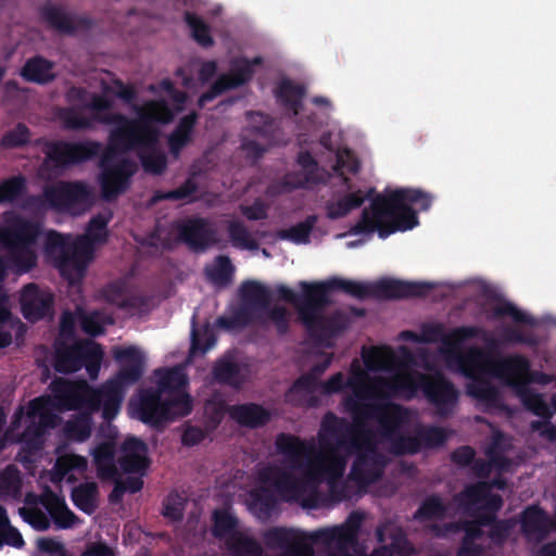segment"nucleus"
Returning <instances> with one entry per match:
<instances>
[{"instance_id": "obj_26", "label": "nucleus", "mask_w": 556, "mask_h": 556, "mask_svg": "<svg viewBox=\"0 0 556 556\" xmlns=\"http://www.w3.org/2000/svg\"><path fill=\"white\" fill-rule=\"evenodd\" d=\"M180 238L192 249L201 250L214 242L208 225L202 219L186 220L178 225Z\"/></svg>"}, {"instance_id": "obj_10", "label": "nucleus", "mask_w": 556, "mask_h": 556, "mask_svg": "<svg viewBox=\"0 0 556 556\" xmlns=\"http://www.w3.org/2000/svg\"><path fill=\"white\" fill-rule=\"evenodd\" d=\"M457 515L463 521L465 538L457 556H481L482 548L475 541L480 538V526L490 522L496 510L502 506L501 497L493 493L486 482L468 486L455 498Z\"/></svg>"}, {"instance_id": "obj_16", "label": "nucleus", "mask_w": 556, "mask_h": 556, "mask_svg": "<svg viewBox=\"0 0 556 556\" xmlns=\"http://www.w3.org/2000/svg\"><path fill=\"white\" fill-rule=\"evenodd\" d=\"M299 173L289 174L278 190L271 187L268 190L270 194L291 191L296 188L311 187L315 184L326 181V173L319 168L316 161L306 152H301L298 159Z\"/></svg>"}, {"instance_id": "obj_37", "label": "nucleus", "mask_w": 556, "mask_h": 556, "mask_svg": "<svg viewBox=\"0 0 556 556\" xmlns=\"http://www.w3.org/2000/svg\"><path fill=\"white\" fill-rule=\"evenodd\" d=\"M21 478L13 466L0 472V497L17 498L21 495Z\"/></svg>"}, {"instance_id": "obj_62", "label": "nucleus", "mask_w": 556, "mask_h": 556, "mask_svg": "<svg viewBox=\"0 0 556 556\" xmlns=\"http://www.w3.org/2000/svg\"><path fill=\"white\" fill-rule=\"evenodd\" d=\"M161 238V233L157 232L155 235H152L150 238H147V239H143L141 241V244L142 245H149V247H157L159 243H157V240Z\"/></svg>"}, {"instance_id": "obj_56", "label": "nucleus", "mask_w": 556, "mask_h": 556, "mask_svg": "<svg viewBox=\"0 0 556 556\" xmlns=\"http://www.w3.org/2000/svg\"><path fill=\"white\" fill-rule=\"evenodd\" d=\"M473 458V451L470 447H460L453 454V460L459 465H466Z\"/></svg>"}, {"instance_id": "obj_35", "label": "nucleus", "mask_w": 556, "mask_h": 556, "mask_svg": "<svg viewBox=\"0 0 556 556\" xmlns=\"http://www.w3.org/2000/svg\"><path fill=\"white\" fill-rule=\"evenodd\" d=\"M194 123V114H189L180 121L177 128L168 139L169 148L173 153H178V151L190 141L191 130Z\"/></svg>"}, {"instance_id": "obj_17", "label": "nucleus", "mask_w": 556, "mask_h": 556, "mask_svg": "<svg viewBox=\"0 0 556 556\" xmlns=\"http://www.w3.org/2000/svg\"><path fill=\"white\" fill-rule=\"evenodd\" d=\"M369 197L370 192L354 189L349 185L344 190L338 191L326 201L324 206L326 217L331 220L345 218L353 211L361 207Z\"/></svg>"}, {"instance_id": "obj_12", "label": "nucleus", "mask_w": 556, "mask_h": 556, "mask_svg": "<svg viewBox=\"0 0 556 556\" xmlns=\"http://www.w3.org/2000/svg\"><path fill=\"white\" fill-rule=\"evenodd\" d=\"M241 299L243 312L248 315L244 323L258 320L266 324L268 319L279 332L286 331L290 314L280 306L273 308L270 312L267 311L269 293L263 285L254 281L244 283L241 287Z\"/></svg>"}, {"instance_id": "obj_61", "label": "nucleus", "mask_w": 556, "mask_h": 556, "mask_svg": "<svg viewBox=\"0 0 556 556\" xmlns=\"http://www.w3.org/2000/svg\"><path fill=\"white\" fill-rule=\"evenodd\" d=\"M114 287H111L108 291H106V298L110 302H112L113 304L115 305H118V306H123L125 304V300H124V296L122 294H116V295H111L109 294L112 290H113Z\"/></svg>"}, {"instance_id": "obj_54", "label": "nucleus", "mask_w": 556, "mask_h": 556, "mask_svg": "<svg viewBox=\"0 0 556 556\" xmlns=\"http://www.w3.org/2000/svg\"><path fill=\"white\" fill-rule=\"evenodd\" d=\"M193 72L199 73V79L204 83L210 79L216 72V64L213 61L207 62H194L191 65Z\"/></svg>"}, {"instance_id": "obj_42", "label": "nucleus", "mask_w": 556, "mask_h": 556, "mask_svg": "<svg viewBox=\"0 0 556 556\" xmlns=\"http://www.w3.org/2000/svg\"><path fill=\"white\" fill-rule=\"evenodd\" d=\"M317 222V217L312 215L307 217L303 223L285 230L280 233L283 239H289L295 243H306L308 241L309 232Z\"/></svg>"}, {"instance_id": "obj_50", "label": "nucleus", "mask_w": 556, "mask_h": 556, "mask_svg": "<svg viewBox=\"0 0 556 556\" xmlns=\"http://www.w3.org/2000/svg\"><path fill=\"white\" fill-rule=\"evenodd\" d=\"M185 500L179 494H170L164 504L163 514L170 520H178L182 516Z\"/></svg>"}, {"instance_id": "obj_40", "label": "nucleus", "mask_w": 556, "mask_h": 556, "mask_svg": "<svg viewBox=\"0 0 556 556\" xmlns=\"http://www.w3.org/2000/svg\"><path fill=\"white\" fill-rule=\"evenodd\" d=\"M215 344V336L210 326H205L202 331L195 329L191 332L190 358L197 354H204Z\"/></svg>"}, {"instance_id": "obj_3", "label": "nucleus", "mask_w": 556, "mask_h": 556, "mask_svg": "<svg viewBox=\"0 0 556 556\" xmlns=\"http://www.w3.org/2000/svg\"><path fill=\"white\" fill-rule=\"evenodd\" d=\"M149 90L153 98L136 109L137 118L132 121L112 114L113 96L108 89L101 97L80 88H72L67 93L72 103L88 108L97 121L113 126L100 176L105 199L124 192L130 176L137 170V164L129 160L128 153L135 152L148 173L160 174L165 168V155L157 147L161 136L159 125L168 124L182 111L186 96L176 91L166 79L150 86Z\"/></svg>"}, {"instance_id": "obj_1", "label": "nucleus", "mask_w": 556, "mask_h": 556, "mask_svg": "<svg viewBox=\"0 0 556 556\" xmlns=\"http://www.w3.org/2000/svg\"><path fill=\"white\" fill-rule=\"evenodd\" d=\"M475 327H460L444 332L441 325L424 326L420 333L403 331L399 338L414 343L441 341L438 355H420L427 375H414L416 363L407 346L394 350L388 345L363 348V358L368 369L380 370L377 395L368 407L359 437L356 438L351 473L344 485L354 492L351 498L362 493L382 473L387 463L384 452L394 454L415 453L421 446L443 443L447 433L440 428L421 429L415 414L393 405L391 396L410 399L421 390L440 414L448 413L457 401V392L439 374L441 367L460 374L467 379V393L486 407L498 404L493 379L509 386L519 395L525 406L541 417L556 413V396L548 406L540 395L529 388V363L521 356L496 359L479 348H465V341L476 337Z\"/></svg>"}, {"instance_id": "obj_53", "label": "nucleus", "mask_w": 556, "mask_h": 556, "mask_svg": "<svg viewBox=\"0 0 556 556\" xmlns=\"http://www.w3.org/2000/svg\"><path fill=\"white\" fill-rule=\"evenodd\" d=\"M241 212L247 218L251 220L266 217V206L261 201H255L252 205H242Z\"/></svg>"}, {"instance_id": "obj_41", "label": "nucleus", "mask_w": 556, "mask_h": 556, "mask_svg": "<svg viewBox=\"0 0 556 556\" xmlns=\"http://www.w3.org/2000/svg\"><path fill=\"white\" fill-rule=\"evenodd\" d=\"M205 271L214 283L225 285L232 274V266L227 257L219 256L206 267Z\"/></svg>"}, {"instance_id": "obj_31", "label": "nucleus", "mask_w": 556, "mask_h": 556, "mask_svg": "<svg viewBox=\"0 0 556 556\" xmlns=\"http://www.w3.org/2000/svg\"><path fill=\"white\" fill-rule=\"evenodd\" d=\"M21 75L28 81L46 84L54 77L52 64L41 58H34L24 65Z\"/></svg>"}, {"instance_id": "obj_28", "label": "nucleus", "mask_w": 556, "mask_h": 556, "mask_svg": "<svg viewBox=\"0 0 556 556\" xmlns=\"http://www.w3.org/2000/svg\"><path fill=\"white\" fill-rule=\"evenodd\" d=\"M40 502L58 528L68 529L77 523V517L67 508L64 500L59 495L47 492L41 496Z\"/></svg>"}, {"instance_id": "obj_24", "label": "nucleus", "mask_w": 556, "mask_h": 556, "mask_svg": "<svg viewBox=\"0 0 556 556\" xmlns=\"http://www.w3.org/2000/svg\"><path fill=\"white\" fill-rule=\"evenodd\" d=\"M521 528L529 541H539L552 530H556V514L551 520L541 509L535 506L525 510Z\"/></svg>"}, {"instance_id": "obj_22", "label": "nucleus", "mask_w": 556, "mask_h": 556, "mask_svg": "<svg viewBox=\"0 0 556 556\" xmlns=\"http://www.w3.org/2000/svg\"><path fill=\"white\" fill-rule=\"evenodd\" d=\"M52 295L47 290H40L35 285L26 286L21 295L23 315L26 319L36 321L50 313Z\"/></svg>"}, {"instance_id": "obj_4", "label": "nucleus", "mask_w": 556, "mask_h": 556, "mask_svg": "<svg viewBox=\"0 0 556 556\" xmlns=\"http://www.w3.org/2000/svg\"><path fill=\"white\" fill-rule=\"evenodd\" d=\"M59 383L77 387L86 383V381L71 382L65 379H58L51 383L48 395L37 397L30 401L27 406L16 410L3 440L0 442V450L5 446L7 442H20L23 444V450L29 453L39 450L43 443L46 432L59 424V415L64 410H83L76 418L66 422L64 434L76 442H83L90 437V415L99 409L103 412V401L97 400V406L93 408L90 407L85 396L75 392L66 394V397L75 401L77 405L63 407L59 405L60 400L55 396L53 390Z\"/></svg>"}, {"instance_id": "obj_32", "label": "nucleus", "mask_w": 556, "mask_h": 556, "mask_svg": "<svg viewBox=\"0 0 556 556\" xmlns=\"http://www.w3.org/2000/svg\"><path fill=\"white\" fill-rule=\"evenodd\" d=\"M231 417L239 424L256 427L266 422L269 414L257 405H241L231 407L229 410Z\"/></svg>"}, {"instance_id": "obj_30", "label": "nucleus", "mask_w": 556, "mask_h": 556, "mask_svg": "<svg viewBox=\"0 0 556 556\" xmlns=\"http://www.w3.org/2000/svg\"><path fill=\"white\" fill-rule=\"evenodd\" d=\"M88 467L87 458L76 454H63L56 459L54 476L58 480L66 479L68 482L75 480L76 475H81Z\"/></svg>"}, {"instance_id": "obj_23", "label": "nucleus", "mask_w": 556, "mask_h": 556, "mask_svg": "<svg viewBox=\"0 0 556 556\" xmlns=\"http://www.w3.org/2000/svg\"><path fill=\"white\" fill-rule=\"evenodd\" d=\"M486 455L489 458L488 465L481 468L483 476L491 478L493 472L497 475L509 469L511 464L510 440L502 433H494L492 445L488 448Z\"/></svg>"}, {"instance_id": "obj_20", "label": "nucleus", "mask_w": 556, "mask_h": 556, "mask_svg": "<svg viewBox=\"0 0 556 556\" xmlns=\"http://www.w3.org/2000/svg\"><path fill=\"white\" fill-rule=\"evenodd\" d=\"M258 63L255 59L252 63L248 60H238L233 63L230 72L223 75L213 86V89L200 98V105H204L206 101L214 99L225 90L236 88L248 81L253 74L252 65Z\"/></svg>"}, {"instance_id": "obj_21", "label": "nucleus", "mask_w": 556, "mask_h": 556, "mask_svg": "<svg viewBox=\"0 0 556 556\" xmlns=\"http://www.w3.org/2000/svg\"><path fill=\"white\" fill-rule=\"evenodd\" d=\"M319 144L334 155L336 162L331 166L333 175L346 184V174H354L358 170L357 160L350 150L342 147L339 134L334 136L333 140H330L328 136H323Z\"/></svg>"}, {"instance_id": "obj_51", "label": "nucleus", "mask_w": 556, "mask_h": 556, "mask_svg": "<svg viewBox=\"0 0 556 556\" xmlns=\"http://www.w3.org/2000/svg\"><path fill=\"white\" fill-rule=\"evenodd\" d=\"M377 291L388 298L401 296L404 294V286L401 281L394 279H382L376 285Z\"/></svg>"}, {"instance_id": "obj_25", "label": "nucleus", "mask_w": 556, "mask_h": 556, "mask_svg": "<svg viewBox=\"0 0 556 556\" xmlns=\"http://www.w3.org/2000/svg\"><path fill=\"white\" fill-rule=\"evenodd\" d=\"M214 378L218 381L239 386L250 377V369L247 363L239 361L236 355L227 354L218 361L213 370Z\"/></svg>"}, {"instance_id": "obj_48", "label": "nucleus", "mask_w": 556, "mask_h": 556, "mask_svg": "<svg viewBox=\"0 0 556 556\" xmlns=\"http://www.w3.org/2000/svg\"><path fill=\"white\" fill-rule=\"evenodd\" d=\"M58 118L67 128H83L90 125V121L83 117L76 109L60 111Z\"/></svg>"}, {"instance_id": "obj_14", "label": "nucleus", "mask_w": 556, "mask_h": 556, "mask_svg": "<svg viewBox=\"0 0 556 556\" xmlns=\"http://www.w3.org/2000/svg\"><path fill=\"white\" fill-rule=\"evenodd\" d=\"M110 437L108 440L100 442L92 451L93 463L97 467L98 476L101 479H115V489L112 496L119 497L124 492L135 493L142 488L140 478H131L128 481L117 479V468L114 463V438L116 435L115 428L109 426Z\"/></svg>"}, {"instance_id": "obj_27", "label": "nucleus", "mask_w": 556, "mask_h": 556, "mask_svg": "<svg viewBox=\"0 0 556 556\" xmlns=\"http://www.w3.org/2000/svg\"><path fill=\"white\" fill-rule=\"evenodd\" d=\"M252 136L254 139L245 138L242 143V149L250 157L261 155L266 147L269 144L267 130L262 125L268 124V117L261 113H253L249 115Z\"/></svg>"}, {"instance_id": "obj_15", "label": "nucleus", "mask_w": 556, "mask_h": 556, "mask_svg": "<svg viewBox=\"0 0 556 556\" xmlns=\"http://www.w3.org/2000/svg\"><path fill=\"white\" fill-rule=\"evenodd\" d=\"M494 316L503 317L509 316L518 326L515 329L505 330L497 334V338L494 340L485 339L490 348H495L498 344L505 343H516V342H525V343H534V341L521 331V326H534L535 320L526 312L517 308L513 303L505 300H497L493 306Z\"/></svg>"}, {"instance_id": "obj_36", "label": "nucleus", "mask_w": 556, "mask_h": 556, "mask_svg": "<svg viewBox=\"0 0 556 556\" xmlns=\"http://www.w3.org/2000/svg\"><path fill=\"white\" fill-rule=\"evenodd\" d=\"M25 544L21 532L10 523L7 510L0 506V547L9 545L21 548Z\"/></svg>"}, {"instance_id": "obj_55", "label": "nucleus", "mask_w": 556, "mask_h": 556, "mask_svg": "<svg viewBox=\"0 0 556 556\" xmlns=\"http://www.w3.org/2000/svg\"><path fill=\"white\" fill-rule=\"evenodd\" d=\"M533 431H538L542 438H545L548 441H554L556 439L555 428L547 421H540L532 424Z\"/></svg>"}, {"instance_id": "obj_11", "label": "nucleus", "mask_w": 556, "mask_h": 556, "mask_svg": "<svg viewBox=\"0 0 556 556\" xmlns=\"http://www.w3.org/2000/svg\"><path fill=\"white\" fill-rule=\"evenodd\" d=\"M213 534L235 556H261L262 547L240 527L229 508L213 514Z\"/></svg>"}, {"instance_id": "obj_33", "label": "nucleus", "mask_w": 556, "mask_h": 556, "mask_svg": "<svg viewBox=\"0 0 556 556\" xmlns=\"http://www.w3.org/2000/svg\"><path fill=\"white\" fill-rule=\"evenodd\" d=\"M303 94L304 91L302 88L294 86L291 81L286 79L280 81L276 90L278 101L290 109L294 115H298L300 112Z\"/></svg>"}, {"instance_id": "obj_5", "label": "nucleus", "mask_w": 556, "mask_h": 556, "mask_svg": "<svg viewBox=\"0 0 556 556\" xmlns=\"http://www.w3.org/2000/svg\"><path fill=\"white\" fill-rule=\"evenodd\" d=\"M431 203L432 197L417 189H387L364 208L361 218L346 232L337 238L359 237L346 242V248L352 249L363 244L375 231L380 238H387L396 231L413 229L418 225L417 212L428 210Z\"/></svg>"}, {"instance_id": "obj_8", "label": "nucleus", "mask_w": 556, "mask_h": 556, "mask_svg": "<svg viewBox=\"0 0 556 556\" xmlns=\"http://www.w3.org/2000/svg\"><path fill=\"white\" fill-rule=\"evenodd\" d=\"M113 355L121 365V370L115 378L104 383L101 389L93 390L87 383L71 387L59 383L54 387V394L60 400L59 405L73 407L77 403L68 400L66 394L77 393L85 396L90 407L97 406V400L103 401V419L111 420L119 412L125 391L141 377L146 363L144 352L135 345L116 346Z\"/></svg>"}, {"instance_id": "obj_18", "label": "nucleus", "mask_w": 556, "mask_h": 556, "mask_svg": "<svg viewBox=\"0 0 556 556\" xmlns=\"http://www.w3.org/2000/svg\"><path fill=\"white\" fill-rule=\"evenodd\" d=\"M100 150L99 144L94 142H52L47 146V157L49 162L55 165H65L88 159L97 154Z\"/></svg>"}, {"instance_id": "obj_43", "label": "nucleus", "mask_w": 556, "mask_h": 556, "mask_svg": "<svg viewBox=\"0 0 556 556\" xmlns=\"http://www.w3.org/2000/svg\"><path fill=\"white\" fill-rule=\"evenodd\" d=\"M229 236L232 245L243 250H254L257 248L256 241L248 233L240 223L229 225Z\"/></svg>"}, {"instance_id": "obj_59", "label": "nucleus", "mask_w": 556, "mask_h": 556, "mask_svg": "<svg viewBox=\"0 0 556 556\" xmlns=\"http://www.w3.org/2000/svg\"><path fill=\"white\" fill-rule=\"evenodd\" d=\"M75 316L72 313H64L61 320V334L70 336L74 329Z\"/></svg>"}, {"instance_id": "obj_60", "label": "nucleus", "mask_w": 556, "mask_h": 556, "mask_svg": "<svg viewBox=\"0 0 556 556\" xmlns=\"http://www.w3.org/2000/svg\"><path fill=\"white\" fill-rule=\"evenodd\" d=\"M534 556H556V543H551L542 546L538 551H532Z\"/></svg>"}, {"instance_id": "obj_2", "label": "nucleus", "mask_w": 556, "mask_h": 556, "mask_svg": "<svg viewBox=\"0 0 556 556\" xmlns=\"http://www.w3.org/2000/svg\"><path fill=\"white\" fill-rule=\"evenodd\" d=\"M377 374L367 368L363 352L351 363L349 375L337 372L317 386L311 377L300 378L286 394L294 405H315L313 393L317 388L324 394L341 393L343 406L351 413L350 426L332 414L321 421L317 445L281 434L276 440L277 457L281 466H267L260 470L255 486L245 500L249 509L265 518L277 500L294 501L304 507L319 504V486L326 482L333 501L351 498L354 492L344 485L346 457L354 455L368 407L377 395Z\"/></svg>"}, {"instance_id": "obj_46", "label": "nucleus", "mask_w": 556, "mask_h": 556, "mask_svg": "<svg viewBox=\"0 0 556 556\" xmlns=\"http://www.w3.org/2000/svg\"><path fill=\"white\" fill-rule=\"evenodd\" d=\"M43 13L54 27L63 31L71 30V18L61 8L48 5L45 8Z\"/></svg>"}, {"instance_id": "obj_44", "label": "nucleus", "mask_w": 556, "mask_h": 556, "mask_svg": "<svg viewBox=\"0 0 556 556\" xmlns=\"http://www.w3.org/2000/svg\"><path fill=\"white\" fill-rule=\"evenodd\" d=\"M24 189V180L13 177L0 185V204L12 202L17 199Z\"/></svg>"}, {"instance_id": "obj_19", "label": "nucleus", "mask_w": 556, "mask_h": 556, "mask_svg": "<svg viewBox=\"0 0 556 556\" xmlns=\"http://www.w3.org/2000/svg\"><path fill=\"white\" fill-rule=\"evenodd\" d=\"M117 462L125 472L142 475L149 466L147 444L136 437H127L119 447Z\"/></svg>"}, {"instance_id": "obj_58", "label": "nucleus", "mask_w": 556, "mask_h": 556, "mask_svg": "<svg viewBox=\"0 0 556 556\" xmlns=\"http://www.w3.org/2000/svg\"><path fill=\"white\" fill-rule=\"evenodd\" d=\"M203 438V432L198 428H188L184 435L182 442L188 445H192L201 441Z\"/></svg>"}, {"instance_id": "obj_7", "label": "nucleus", "mask_w": 556, "mask_h": 556, "mask_svg": "<svg viewBox=\"0 0 556 556\" xmlns=\"http://www.w3.org/2000/svg\"><path fill=\"white\" fill-rule=\"evenodd\" d=\"M156 392L142 390L129 402L128 414L144 424L159 426L191 412V400L185 388L188 378L182 366L154 371Z\"/></svg>"}, {"instance_id": "obj_45", "label": "nucleus", "mask_w": 556, "mask_h": 556, "mask_svg": "<svg viewBox=\"0 0 556 556\" xmlns=\"http://www.w3.org/2000/svg\"><path fill=\"white\" fill-rule=\"evenodd\" d=\"M186 21L190 27L193 38L202 46H208L212 42L207 26L195 15L187 14Z\"/></svg>"}, {"instance_id": "obj_6", "label": "nucleus", "mask_w": 556, "mask_h": 556, "mask_svg": "<svg viewBox=\"0 0 556 556\" xmlns=\"http://www.w3.org/2000/svg\"><path fill=\"white\" fill-rule=\"evenodd\" d=\"M301 293L280 286L279 296L295 307L299 318L307 330L316 338L327 339L344 329L351 323L350 314L330 312L325 307L330 290L340 289L357 298H364L374 292V286L341 278H331L321 282H305L299 285Z\"/></svg>"}, {"instance_id": "obj_52", "label": "nucleus", "mask_w": 556, "mask_h": 556, "mask_svg": "<svg viewBox=\"0 0 556 556\" xmlns=\"http://www.w3.org/2000/svg\"><path fill=\"white\" fill-rule=\"evenodd\" d=\"M516 526L513 521H503L495 523L491 529V540L500 544L509 538L510 530Z\"/></svg>"}, {"instance_id": "obj_9", "label": "nucleus", "mask_w": 556, "mask_h": 556, "mask_svg": "<svg viewBox=\"0 0 556 556\" xmlns=\"http://www.w3.org/2000/svg\"><path fill=\"white\" fill-rule=\"evenodd\" d=\"M111 217L110 212L99 214L91 219L86 235L76 239L54 231L45 233L46 256L71 285L84 277L92 260L94 244L103 242L108 236L106 225Z\"/></svg>"}, {"instance_id": "obj_38", "label": "nucleus", "mask_w": 556, "mask_h": 556, "mask_svg": "<svg viewBox=\"0 0 556 556\" xmlns=\"http://www.w3.org/2000/svg\"><path fill=\"white\" fill-rule=\"evenodd\" d=\"M33 500L34 496L28 494L26 496L27 506L21 507L18 513L24 521L29 523L34 529L39 531L47 530L50 527V519L42 510L30 506Z\"/></svg>"}, {"instance_id": "obj_64", "label": "nucleus", "mask_w": 556, "mask_h": 556, "mask_svg": "<svg viewBox=\"0 0 556 556\" xmlns=\"http://www.w3.org/2000/svg\"><path fill=\"white\" fill-rule=\"evenodd\" d=\"M331 363V356L327 355L323 362V365L316 369L317 374L323 372Z\"/></svg>"}, {"instance_id": "obj_57", "label": "nucleus", "mask_w": 556, "mask_h": 556, "mask_svg": "<svg viewBox=\"0 0 556 556\" xmlns=\"http://www.w3.org/2000/svg\"><path fill=\"white\" fill-rule=\"evenodd\" d=\"M193 190H194V184L189 180L185 187H182L174 192L168 193L167 198L192 200L193 199V197H192Z\"/></svg>"}, {"instance_id": "obj_63", "label": "nucleus", "mask_w": 556, "mask_h": 556, "mask_svg": "<svg viewBox=\"0 0 556 556\" xmlns=\"http://www.w3.org/2000/svg\"><path fill=\"white\" fill-rule=\"evenodd\" d=\"M313 102L316 105H324V106H326V109H331L330 101L324 97H316V98H314Z\"/></svg>"}, {"instance_id": "obj_29", "label": "nucleus", "mask_w": 556, "mask_h": 556, "mask_svg": "<svg viewBox=\"0 0 556 556\" xmlns=\"http://www.w3.org/2000/svg\"><path fill=\"white\" fill-rule=\"evenodd\" d=\"M450 510L451 508L442 506V503L438 497H430L424 502L415 517L420 521L427 522L426 527L432 528V530L438 534H445L450 529L442 531L437 522L443 521Z\"/></svg>"}, {"instance_id": "obj_13", "label": "nucleus", "mask_w": 556, "mask_h": 556, "mask_svg": "<svg viewBox=\"0 0 556 556\" xmlns=\"http://www.w3.org/2000/svg\"><path fill=\"white\" fill-rule=\"evenodd\" d=\"M103 351L99 344L88 340L70 350L56 351L54 367L60 372H74L85 365L91 379H97Z\"/></svg>"}, {"instance_id": "obj_39", "label": "nucleus", "mask_w": 556, "mask_h": 556, "mask_svg": "<svg viewBox=\"0 0 556 556\" xmlns=\"http://www.w3.org/2000/svg\"><path fill=\"white\" fill-rule=\"evenodd\" d=\"M77 316L83 330L92 336L101 333L106 325L112 324L110 316L98 312L87 314L79 309Z\"/></svg>"}, {"instance_id": "obj_34", "label": "nucleus", "mask_w": 556, "mask_h": 556, "mask_svg": "<svg viewBox=\"0 0 556 556\" xmlns=\"http://www.w3.org/2000/svg\"><path fill=\"white\" fill-rule=\"evenodd\" d=\"M74 504L83 511L91 514L97 507L98 490L93 482H87L72 491Z\"/></svg>"}, {"instance_id": "obj_47", "label": "nucleus", "mask_w": 556, "mask_h": 556, "mask_svg": "<svg viewBox=\"0 0 556 556\" xmlns=\"http://www.w3.org/2000/svg\"><path fill=\"white\" fill-rule=\"evenodd\" d=\"M36 546L41 556H67L62 542L51 538H40L36 542Z\"/></svg>"}, {"instance_id": "obj_49", "label": "nucleus", "mask_w": 556, "mask_h": 556, "mask_svg": "<svg viewBox=\"0 0 556 556\" xmlns=\"http://www.w3.org/2000/svg\"><path fill=\"white\" fill-rule=\"evenodd\" d=\"M29 140V130L24 125H17L9 131L1 140L5 148H14L26 143Z\"/></svg>"}]
</instances>
